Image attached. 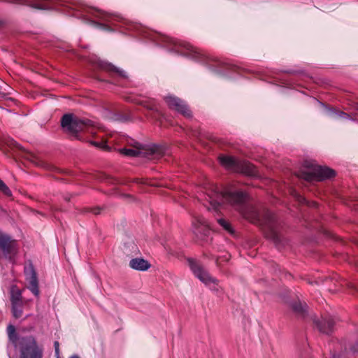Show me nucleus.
Listing matches in <instances>:
<instances>
[{
    "instance_id": "f257e3e1",
    "label": "nucleus",
    "mask_w": 358,
    "mask_h": 358,
    "mask_svg": "<svg viewBox=\"0 0 358 358\" xmlns=\"http://www.w3.org/2000/svg\"><path fill=\"white\" fill-rule=\"evenodd\" d=\"M210 207H208L209 210H213L218 214L220 207L224 203H229L245 219L261 227L266 237L271 240L278 250L287 243V241L279 234V223L276 216L266 208L260 211L249 203L248 196L245 192L242 191L216 192L213 196H210Z\"/></svg>"
},
{
    "instance_id": "f03ea898",
    "label": "nucleus",
    "mask_w": 358,
    "mask_h": 358,
    "mask_svg": "<svg viewBox=\"0 0 358 358\" xmlns=\"http://www.w3.org/2000/svg\"><path fill=\"white\" fill-rule=\"evenodd\" d=\"M61 125L65 131L80 141L83 140L81 135L82 132H86L92 135L94 134V125L91 120L73 117L71 114H65L62 116Z\"/></svg>"
},
{
    "instance_id": "7ed1b4c3",
    "label": "nucleus",
    "mask_w": 358,
    "mask_h": 358,
    "mask_svg": "<svg viewBox=\"0 0 358 358\" xmlns=\"http://www.w3.org/2000/svg\"><path fill=\"white\" fill-rule=\"evenodd\" d=\"M19 358H43L44 347L31 335L22 336L17 343Z\"/></svg>"
},
{
    "instance_id": "20e7f679",
    "label": "nucleus",
    "mask_w": 358,
    "mask_h": 358,
    "mask_svg": "<svg viewBox=\"0 0 358 358\" xmlns=\"http://www.w3.org/2000/svg\"><path fill=\"white\" fill-rule=\"evenodd\" d=\"M218 159L220 164L229 171L248 176L256 177L258 176L256 167L249 162L239 160L234 157L223 155H220Z\"/></svg>"
},
{
    "instance_id": "39448f33",
    "label": "nucleus",
    "mask_w": 358,
    "mask_h": 358,
    "mask_svg": "<svg viewBox=\"0 0 358 358\" xmlns=\"http://www.w3.org/2000/svg\"><path fill=\"white\" fill-rule=\"evenodd\" d=\"M187 262L191 271L197 278L206 285L209 286L210 289H217L218 280L211 276L199 262L189 258Z\"/></svg>"
},
{
    "instance_id": "423d86ee",
    "label": "nucleus",
    "mask_w": 358,
    "mask_h": 358,
    "mask_svg": "<svg viewBox=\"0 0 358 358\" xmlns=\"http://www.w3.org/2000/svg\"><path fill=\"white\" fill-rule=\"evenodd\" d=\"M17 252V241L9 235L0 231V255L12 260Z\"/></svg>"
},
{
    "instance_id": "0eeeda50",
    "label": "nucleus",
    "mask_w": 358,
    "mask_h": 358,
    "mask_svg": "<svg viewBox=\"0 0 358 358\" xmlns=\"http://www.w3.org/2000/svg\"><path fill=\"white\" fill-rule=\"evenodd\" d=\"M164 101L171 110L177 111L186 118H191L192 113L187 103L175 96H167L164 97Z\"/></svg>"
},
{
    "instance_id": "6e6552de",
    "label": "nucleus",
    "mask_w": 358,
    "mask_h": 358,
    "mask_svg": "<svg viewBox=\"0 0 358 358\" xmlns=\"http://www.w3.org/2000/svg\"><path fill=\"white\" fill-rule=\"evenodd\" d=\"M24 275L26 280L28 282V289L36 296H38L40 294L38 288V280L37 273L34 265L31 261H29L24 266Z\"/></svg>"
},
{
    "instance_id": "1a4fd4ad",
    "label": "nucleus",
    "mask_w": 358,
    "mask_h": 358,
    "mask_svg": "<svg viewBox=\"0 0 358 358\" xmlns=\"http://www.w3.org/2000/svg\"><path fill=\"white\" fill-rule=\"evenodd\" d=\"M288 305L292 313L298 320L305 321L308 317V306L304 301L297 297L291 300Z\"/></svg>"
},
{
    "instance_id": "9d476101",
    "label": "nucleus",
    "mask_w": 358,
    "mask_h": 358,
    "mask_svg": "<svg viewBox=\"0 0 358 358\" xmlns=\"http://www.w3.org/2000/svg\"><path fill=\"white\" fill-rule=\"evenodd\" d=\"M14 2L25 4L37 9H57L59 4V0H13Z\"/></svg>"
},
{
    "instance_id": "9b49d317",
    "label": "nucleus",
    "mask_w": 358,
    "mask_h": 358,
    "mask_svg": "<svg viewBox=\"0 0 358 358\" xmlns=\"http://www.w3.org/2000/svg\"><path fill=\"white\" fill-rule=\"evenodd\" d=\"M194 234L201 239L204 240L210 234V227L208 221L202 216L195 217L192 221Z\"/></svg>"
},
{
    "instance_id": "f8f14e48",
    "label": "nucleus",
    "mask_w": 358,
    "mask_h": 358,
    "mask_svg": "<svg viewBox=\"0 0 358 358\" xmlns=\"http://www.w3.org/2000/svg\"><path fill=\"white\" fill-rule=\"evenodd\" d=\"M336 175L335 170L315 163V181H324L334 178Z\"/></svg>"
},
{
    "instance_id": "ddd939ff",
    "label": "nucleus",
    "mask_w": 358,
    "mask_h": 358,
    "mask_svg": "<svg viewBox=\"0 0 358 358\" xmlns=\"http://www.w3.org/2000/svg\"><path fill=\"white\" fill-rule=\"evenodd\" d=\"M315 325L320 333L330 335L334 331L335 321L331 316H322L321 320H315Z\"/></svg>"
},
{
    "instance_id": "4468645a",
    "label": "nucleus",
    "mask_w": 358,
    "mask_h": 358,
    "mask_svg": "<svg viewBox=\"0 0 358 358\" xmlns=\"http://www.w3.org/2000/svg\"><path fill=\"white\" fill-rule=\"evenodd\" d=\"M153 40H156L157 43L169 49L171 52H174L178 54L183 55V52L182 50V45L181 44H178L173 39L165 36H157V38H153Z\"/></svg>"
},
{
    "instance_id": "2eb2a0df",
    "label": "nucleus",
    "mask_w": 358,
    "mask_h": 358,
    "mask_svg": "<svg viewBox=\"0 0 358 358\" xmlns=\"http://www.w3.org/2000/svg\"><path fill=\"white\" fill-rule=\"evenodd\" d=\"M297 178L311 182L313 180V164L312 162L305 161L303 166L296 174Z\"/></svg>"
},
{
    "instance_id": "dca6fc26",
    "label": "nucleus",
    "mask_w": 358,
    "mask_h": 358,
    "mask_svg": "<svg viewBox=\"0 0 358 358\" xmlns=\"http://www.w3.org/2000/svg\"><path fill=\"white\" fill-rule=\"evenodd\" d=\"M101 69L110 75V76L113 78H127V76L126 73L117 68L114 65L110 63H104L101 64Z\"/></svg>"
},
{
    "instance_id": "f3484780",
    "label": "nucleus",
    "mask_w": 358,
    "mask_h": 358,
    "mask_svg": "<svg viewBox=\"0 0 358 358\" xmlns=\"http://www.w3.org/2000/svg\"><path fill=\"white\" fill-rule=\"evenodd\" d=\"M93 14L95 17L100 18L106 22L111 23V24H114V22H118L121 19L119 15L108 13L98 9H94Z\"/></svg>"
},
{
    "instance_id": "a211bd4d",
    "label": "nucleus",
    "mask_w": 358,
    "mask_h": 358,
    "mask_svg": "<svg viewBox=\"0 0 358 358\" xmlns=\"http://www.w3.org/2000/svg\"><path fill=\"white\" fill-rule=\"evenodd\" d=\"M137 104L142 106L149 110H152L156 112L159 115L164 118V115L161 114V113L158 110L157 103L154 99H147L145 100H141L137 102Z\"/></svg>"
},
{
    "instance_id": "6ab92c4d",
    "label": "nucleus",
    "mask_w": 358,
    "mask_h": 358,
    "mask_svg": "<svg viewBox=\"0 0 358 358\" xmlns=\"http://www.w3.org/2000/svg\"><path fill=\"white\" fill-rule=\"evenodd\" d=\"M315 105H317L318 107H320L321 108H324L329 113H332L335 114L336 115H337L339 117L345 118V119L350 118V115L348 113H345L343 111L337 110L334 108H329V106L325 105L324 103H323L322 102H321L320 101H319L318 99H317L315 97Z\"/></svg>"
},
{
    "instance_id": "aec40b11",
    "label": "nucleus",
    "mask_w": 358,
    "mask_h": 358,
    "mask_svg": "<svg viewBox=\"0 0 358 358\" xmlns=\"http://www.w3.org/2000/svg\"><path fill=\"white\" fill-rule=\"evenodd\" d=\"M129 266L135 270L146 271L150 268V264L142 258H134L129 262Z\"/></svg>"
},
{
    "instance_id": "412c9836",
    "label": "nucleus",
    "mask_w": 358,
    "mask_h": 358,
    "mask_svg": "<svg viewBox=\"0 0 358 358\" xmlns=\"http://www.w3.org/2000/svg\"><path fill=\"white\" fill-rule=\"evenodd\" d=\"M4 146L6 148H3V150L10 149L13 152H25V150L20 144H18L14 139L8 137L5 138L3 141Z\"/></svg>"
},
{
    "instance_id": "4be33fe9",
    "label": "nucleus",
    "mask_w": 358,
    "mask_h": 358,
    "mask_svg": "<svg viewBox=\"0 0 358 358\" xmlns=\"http://www.w3.org/2000/svg\"><path fill=\"white\" fill-rule=\"evenodd\" d=\"M117 143L120 144H124L127 146L134 147L136 148H143V146L140 143L124 135L120 136L117 140Z\"/></svg>"
},
{
    "instance_id": "5701e85b",
    "label": "nucleus",
    "mask_w": 358,
    "mask_h": 358,
    "mask_svg": "<svg viewBox=\"0 0 358 358\" xmlns=\"http://www.w3.org/2000/svg\"><path fill=\"white\" fill-rule=\"evenodd\" d=\"M6 331H7V334H8L9 341L16 348H17V343H18L19 339L20 338H18L15 326H13V324L8 325Z\"/></svg>"
},
{
    "instance_id": "b1692460",
    "label": "nucleus",
    "mask_w": 358,
    "mask_h": 358,
    "mask_svg": "<svg viewBox=\"0 0 358 358\" xmlns=\"http://www.w3.org/2000/svg\"><path fill=\"white\" fill-rule=\"evenodd\" d=\"M12 305V313L13 316L15 319H18L22 316L23 314V307L24 305V302L21 303H15L14 302Z\"/></svg>"
},
{
    "instance_id": "393cba45",
    "label": "nucleus",
    "mask_w": 358,
    "mask_h": 358,
    "mask_svg": "<svg viewBox=\"0 0 358 358\" xmlns=\"http://www.w3.org/2000/svg\"><path fill=\"white\" fill-rule=\"evenodd\" d=\"M143 148H136L131 147L129 148H124L120 150V152L124 155L129 157H136L141 153Z\"/></svg>"
},
{
    "instance_id": "a878e982",
    "label": "nucleus",
    "mask_w": 358,
    "mask_h": 358,
    "mask_svg": "<svg viewBox=\"0 0 358 358\" xmlns=\"http://www.w3.org/2000/svg\"><path fill=\"white\" fill-rule=\"evenodd\" d=\"M10 301H11V304H13L14 302H15V303L24 302L22 300V293L19 289L12 292L11 296H10Z\"/></svg>"
},
{
    "instance_id": "bb28decb",
    "label": "nucleus",
    "mask_w": 358,
    "mask_h": 358,
    "mask_svg": "<svg viewBox=\"0 0 358 358\" xmlns=\"http://www.w3.org/2000/svg\"><path fill=\"white\" fill-rule=\"evenodd\" d=\"M90 144L93 145L94 146L101 148L102 150H108L109 147L106 144V141L104 140H101L99 141H90Z\"/></svg>"
},
{
    "instance_id": "cd10ccee",
    "label": "nucleus",
    "mask_w": 358,
    "mask_h": 358,
    "mask_svg": "<svg viewBox=\"0 0 358 358\" xmlns=\"http://www.w3.org/2000/svg\"><path fill=\"white\" fill-rule=\"evenodd\" d=\"M217 222L222 226L226 231L229 233H233V229L231 228V224L224 219L219 218L217 219Z\"/></svg>"
},
{
    "instance_id": "c85d7f7f",
    "label": "nucleus",
    "mask_w": 358,
    "mask_h": 358,
    "mask_svg": "<svg viewBox=\"0 0 358 358\" xmlns=\"http://www.w3.org/2000/svg\"><path fill=\"white\" fill-rule=\"evenodd\" d=\"M0 191L6 196H11V191L5 182L0 178Z\"/></svg>"
},
{
    "instance_id": "c756f323",
    "label": "nucleus",
    "mask_w": 358,
    "mask_h": 358,
    "mask_svg": "<svg viewBox=\"0 0 358 358\" xmlns=\"http://www.w3.org/2000/svg\"><path fill=\"white\" fill-rule=\"evenodd\" d=\"M93 23L96 25V27L104 30L107 31H113L114 29L110 26L109 24H107L106 23H101L97 22H93Z\"/></svg>"
},
{
    "instance_id": "7c9ffc66",
    "label": "nucleus",
    "mask_w": 358,
    "mask_h": 358,
    "mask_svg": "<svg viewBox=\"0 0 358 358\" xmlns=\"http://www.w3.org/2000/svg\"><path fill=\"white\" fill-rule=\"evenodd\" d=\"M101 208L100 207H93V208H84V213H91L94 215H99L101 212Z\"/></svg>"
},
{
    "instance_id": "2f4dec72",
    "label": "nucleus",
    "mask_w": 358,
    "mask_h": 358,
    "mask_svg": "<svg viewBox=\"0 0 358 358\" xmlns=\"http://www.w3.org/2000/svg\"><path fill=\"white\" fill-rule=\"evenodd\" d=\"M101 180L106 182L108 184H117L118 183V180L116 178H114L111 176L103 175L102 176Z\"/></svg>"
},
{
    "instance_id": "473e14b6",
    "label": "nucleus",
    "mask_w": 358,
    "mask_h": 358,
    "mask_svg": "<svg viewBox=\"0 0 358 358\" xmlns=\"http://www.w3.org/2000/svg\"><path fill=\"white\" fill-rule=\"evenodd\" d=\"M48 169H49L50 171L56 173H61L66 175H70L71 172L69 171L62 170L59 168L55 167L52 165H48Z\"/></svg>"
},
{
    "instance_id": "72a5a7b5",
    "label": "nucleus",
    "mask_w": 358,
    "mask_h": 358,
    "mask_svg": "<svg viewBox=\"0 0 358 358\" xmlns=\"http://www.w3.org/2000/svg\"><path fill=\"white\" fill-rule=\"evenodd\" d=\"M151 151H152V154H155V155H159V156H162L163 155V150L162 148L157 146V145H154L152 148H151Z\"/></svg>"
},
{
    "instance_id": "f704fd0d",
    "label": "nucleus",
    "mask_w": 358,
    "mask_h": 358,
    "mask_svg": "<svg viewBox=\"0 0 358 358\" xmlns=\"http://www.w3.org/2000/svg\"><path fill=\"white\" fill-rule=\"evenodd\" d=\"M54 347H55V352L57 357H59V344L58 341H55L54 343Z\"/></svg>"
},
{
    "instance_id": "c9c22d12",
    "label": "nucleus",
    "mask_w": 358,
    "mask_h": 358,
    "mask_svg": "<svg viewBox=\"0 0 358 358\" xmlns=\"http://www.w3.org/2000/svg\"><path fill=\"white\" fill-rule=\"evenodd\" d=\"M186 49L187 50H189L192 54V57L195 59L198 58L199 57V53L197 52L196 51L194 50L193 48L192 47H186Z\"/></svg>"
},
{
    "instance_id": "e433bc0d",
    "label": "nucleus",
    "mask_w": 358,
    "mask_h": 358,
    "mask_svg": "<svg viewBox=\"0 0 358 358\" xmlns=\"http://www.w3.org/2000/svg\"><path fill=\"white\" fill-rule=\"evenodd\" d=\"M134 182H136V183H141V184H145V182H144V181L143 180V179H141V178H134Z\"/></svg>"
},
{
    "instance_id": "4c0bfd02",
    "label": "nucleus",
    "mask_w": 358,
    "mask_h": 358,
    "mask_svg": "<svg viewBox=\"0 0 358 358\" xmlns=\"http://www.w3.org/2000/svg\"><path fill=\"white\" fill-rule=\"evenodd\" d=\"M324 234L327 237L333 238V235L331 234V232L327 230H324Z\"/></svg>"
},
{
    "instance_id": "58836bf2",
    "label": "nucleus",
    "mask_w": 358,
    "mask_h": 358,
    "mask_svg": "<svg viewBox=\"0 0 358 358\" xmlns=\"http://www.w3.org/2000/svg\"><path fill=\"white\" fill-rule=\"evenodd\" d=\"M355 113L357 116H358V103L355 104L353 106Z\"/></svg>"
},
{
    "instance_id": "ea45409f",
    "label": "nucleus",
    "mask_w": 358,
    "mask_h": 358,
    "mask_svg": "<svg viewBox=\"0 0 358 358\" xmlns=\"http://www.w3.org/2000/svg\"><path fill=\"white\" fill-rule=\"evenodd\" d=\"M284 72L286 73H288V74H295L297 73V71H294V70H287V71H285Z\"/></svg>"
},
{
    "instance_id": "a19ab883",
    "label": "nucleus",
    "mask_w": 358,
    "mask_h": 358,
    "mask_svg": "<svg viewBox=\"0 0 358 358\" xmlns=\"http://www.w3.org/2000/svg\"><path fill=\"white\" fill-rule=\"evenodd\" d=\"M71 194H66L64 196V199L66 201H69L71 200Z\"/></svg>"
},
{
    "instance_id": "79ce46f5",
    "label": "nucleus",
    "mask_w": 358,
    "mask_h": 358,
    "mask_svg": "<svg viewBox=\"0 0 358 358\" xmlns=\"http://www.w3.org/2000/svg\"><path fill=\"white\" fill-rule=\"evenodd\" d=\"M69 358H80L78 355H73Z\"/></svg>"
},
{
    "instance_id": "37998d69",
    "label": "nucleus",
    "mask_w": 358,
    "mask_h": 358,
    "mask_svg": "<svg viewBox=\"0 0 358 358\" xmlns=\"http://www.w3.org/2000/svg\"><path fill=\"white\" fill-rule=\"evenodd\" d=\"M314 205H315V210H316V208H317V203L315 201Z\"/></svg>"
},
{
    "instance_id": "c03bdc74",
    "label": "nucleus",
    "mask_w": 358,
    "mask_h": 358,
    "mask_svg": "<svg viewBox=\"0 0 358 358\" xmlns=\"http://www.w3.org/2000/svg\"><path fill=\"white\" fill-rule=\"evenodd\" d=\"M193 135L194 136H197V133L196 132H193Z\"/></svg>"
},
{
    "instance_id": "a18cd8bd",
    "label": "nucleus",
    "mask_w": 358,
    "mask_h": 358,
    "mask_svg": "<svg viewBox=\"0 0 358 358\" xmlns=\"http://www.w3.org/2000/svg\"><path fill=\"white\" fill-rule=\"evenodd\" d=\"M301 199L303 200L304 201H306L305 198H301Z\"/></svg>"
},
{
    "instance_id": "49530a36",
    "label": "nucleus",
    "mask_w": 358,
    "mask_h": 358,
    "mask_svg": "<svg viewBox=\"0 0 358 358\" xmlns=\"http://www.w3.org/2000/svg\"><path fill=\"white\" fill-rule=\"evenodd\" d=\"M314 83H315V84H316V83H317V81H316V80H315V79Z\"/></svg>"
},
{
    "instance_id": "de8ad7c7",
    "label": "nucleus",
    "mask_w": 358,
    "mask_h": 358,
    "mask_svg": "<svg viewBox=\"0 0 358 358\" xmlns=\"http://www.w3.org/2000/svg\"><path fill=\"white\" fill-rule=\"evenodd\" d=\"M1 25V22L0 21V26Z\"/></svg>"
},
{
    "instance_id": "09e8293b",
    "label": "nucleus",
    "mask_w": 358,
    "mask_h": 358,
    "mask_svg": "<svg viewBox=\"0 0 358 358\" xmlns=\"http://www.w3.org/2000/svg\"><path fill=\"white\" fill-rule=\"evenodd\" d=\"M58 358H59V357H58Z\"/></svg>"
}]
</instances>
